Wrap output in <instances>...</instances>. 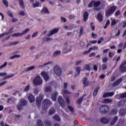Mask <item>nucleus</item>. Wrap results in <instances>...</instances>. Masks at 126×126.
<instances>
[{"mask_svg": "<svg viewBox=\"0 0 126 126\" xmlns=\"http://www.w3.org/2000/svg\"><path fill=\"white\" fill-rule=\"evenodd\" d=\"M33 85L34 86H39L43 84V79L40 76H36L33 80Z\"/></svg>", "mask_w": 126, "mask_h": 126, "instance_id": "f257e3e1", "label": "nucleus"}, {"mask_svg": "<svg viewBox=\"0 0 126 126\" xmlns=\"http://www.w3.org/2000/svg\"><path fill=\"white\" fill-rule=\"evenodd\" d=\"M110 107L105 105H101L99 108V111L100 113H102V114H106V113H108Z\"/></svg>", "mask_w": 126, "mask_h": 126, "instance_id": "f03ea898", "label": "nucleus"}, {"mask_svg": "<svg viewBox=\"0 0 126 126\" xmlns=\"http://www.w3.org/2000/svg\"><path fill=\"white\" fill-rule=\"evenodd\" d=\"M27 105V101L26 100L24 99H21L19 104L18 105L17 109L19 111H20L22 109V107H24V106H26Z\"/></svg>", "mask_w": 126, "mask_h": 126, "instance_id": "7ed1b4c3", "label": "nucleus"}, {"mask_svg": "<svg viewBox=\"0 0 126 126\" xmlns=\"http://www.w3.org/2000/svg\"><path fill=\"white\" fill-rule=\"evenodd\" d=\"M117 8V6H112L106 12V16H110L111 14H113L115 11H116V9Z\"/></svg>", "mask_w": 126, "mask_h": 126, "instance_id": "20e7f679", "label": "nucleus"}, {"mask_svg": "<svg viewBox=\"0 0 126 126\" xmlns=\"http://www.w3.org/2000/svg\"><path fill=\"white\" fill-rule=\"evenodd\" d=\"M41 75L45 81H48V80H50V75H49L48 72L42 71L41 72Z\"/></svg>", "mask_w": 126, "mask_h": 126, "instance_id": "39448f33", "label": "nucleus"}, {"mask_svg": "<svg viewBox=\"0 0 126 126\" xmlns=\"http://www.w3.org/2000/svg\"><path fill=\"white\" fill-rule=\"evenodd\" d=\"M54 72L56 74H57V75H61L62 68H61L59 66H56L54 68Z\"/></svg>", "mask_w": 126, "mask_h": 126, "instance_id": "423d86ee", "label": "nucleus"}, {"mask_svg": "<svg viewBox=\"0 0 126 126\" xmlns=\"http://www.w3.org/2000/svg\"><path fill=\"white\" fill-rule=\"evenodd\" d=\"M58 101L60 106H61L62 108H63L64 106H65V103L64 102V100L63 99V97H62V96L61 95L59 96L58 98Z\"/></svg>", "mask_w": 126, "mask_h": 126, "instance_id": "0eeeda50", "label": "nucleus"}, {"mask_svg": "<svg viewBox=\"0 0 126 126\" xmlns=\"http://www.w3.org/2000/svg\"><path fill=\"white\" fill-rule=\"evenodd\" d=\"M43 104H44L43 106L44 110H47V109L49 108L48 105H51V104H52V102L48 99H45L43 101Z\"/></svg>", "mask_w": 126, "mask_h": 126, "instance_id": "6e6552de", "label": "nucleus"}, {"mask_svg": "<svg viewBox=\"0 0 126 126\" xmlns=\"http://www.w3.org/2000/svg\"><path fill=\"white\" fill-rule=\"evenodd\" d=\"M120 69L122 72L126 71V61L124 62L120 66Z\"/></svg>", "mask_w": 126, "mask_h": 126, "instance_id": "1a4fd4ad", "label": "nucleus"}, {"mask_svg": "<svg viewBox=\"0 0 126 126\" xmlns=\"http://www.w3.org/2000/svg\"><path fill=\"white\" fill-rule=\"evenodd\" d=\"M58 32H59V29H54L49 32V34H47V36H52V35H54L58 33Z\"/></svg>", "mask_w": 126, "mask_h": 126, "instance_id": "9d476101", "label": "nucleus"}, {"mask_svg": "<svg viewBox=\"0 0 126 126\" xmlns=\"http://www.w3.org/2000/svg\"><path fill=\"white\" fill-rule=\"evenodd\" d=\"M123 81V79L122 78H119L118 80H117L115 82H114L113 85V87H116L117 85H119L120 83H122Z\"/></svg>", "mask_w": 126, "mask_h": 126, "instance_id": "9b49d317", "label": "nucleus"}, {"mask_svg": "<svg viewBox=\"0 0 126 126\" xmlns=\"http://www.w3.org/2000/svg\"><path fill=\"white\" fill-rule=\"evenodd\" d=\"M115 95V93L112 92L110 93H105L103 94V97L106 98L107 97H110L111 96H114Z\"/></svg>", "mask_w": 126, "mask_h": 126, "instance_id": "f8f14e48", "label": "nucleus"}, {"mask_svg": "<svg viewBox=\"0 0 126 126\" xmlns=\"http://www.w3.org/2000/svg\"><path fill=\"white\" fill-rule=\"evenodd\" d=\"M28 98L30 103H32V102H34V101H35V97H34V95L32 94L30 95Z\"/></svg>", "mask_w": 126, "mask_h": 126, "instance_id": "ddd939ff", "label": "nucleus"}, {"mask_svg": "<svg viewBox=\"0 0 126 126\" xmlns=\"http://www.w3.org/2000/svg\"><path fill=\"white\" fill-rule=\"evenodd\" d=\"M81 70V68L80 66H78L76 68V71L77 74H76L75 75V77H76L77 76H78V75H79Z\"/></svg>", "mask_w": 126, "mask_h": 126, "instance_id": "4468645a", "label": "nucleus"}, {"mask_svg": "<svg viewBox=\"0 0 126 126\" xmlns=\"http://www.w3.org/2000/svg\"><path fill=\"white\" fill-rule=\"evenodd\" d=\"M114 35L113 36V38L114 39H117V38H119V36H120V34H121V32L120 30H118L117 32H115L114 33Z\"/></svg>", "mask_w": 126, "mask_h": 126, "instance_id": "2eb2a0df", "label": "nucleus"}, {"mask_svg": "<svg viewBox=\"0 0 126 126\" xmlns=\"http://www.w3.org/2000/svg\"><path fill=\"white\" fill-rule=\"evenodd\" d=\"M34 68H35V66H32L29 67H27L25 70V71L26 72H28L29 71H31V70H33V69H34Z\"/></svg>", "mask_w": 126, "mask_h": 126, "instance_id": "dca6fc26", "label": "nucleus"}, {"mask_svg": "<svg viewBox=\"0 0 126 126\" xmlns=\"http://www.w3.org/2000/svg\"><path fill=\"white\" fill-rule=\"evenodd\" d=\"M41 12L44 13L45 14L50 13V11H49V10H48V8L47 7H43L41 10Z\"/></svg>", "mask_w": 126, "mask_h": 126, "instance_id": "f3484780", "label": "nucleus"}, {"mask_svg": "<svg viewBox=\"0 0 126 126\" xmlns=\"http://www.w3.org/2000/svg\"><path fill=\"white\" fill-rule=\"evenodd\" d=\"M59 95V93L55 92L52 95V98L53 101H56L57 100V96Z\"/></svg>", "mask_w": 126, "mask_h": 126, "instance_id": "a211bd4d", "label": "nucleus"}, {"mask_svg": "<svg viewBox=\"0 0 126 126\" xmlns=\"http://www.w3.org/2000/svg\"><path fill=\"white\" fill-rule=\"evenodd\" d=\"M61 51H56L53 53V57H59V56L61 55Z\"/></svg>", "mask_w": 126, "mask_h": 126, "instance_id": "6ab92c4d", "label": "nucleus"}, {"mask_svg": "<svg viewBox=\"0 0 126 126\" xmlns=\"http://www.w3.org/2000/svg\"><path fill=\"white\" fill-rule=\"evenodd\" d=\"M42 99H43V97L42 96L37 97L36 99V104H38V105H40L41 102H42Z\"/></svg>", "mask_w": 126, "mask_h": 126, "instance_id": "aec40b11", "label": "nucleus"}, {"mask_svg": "<svg viewBox=\"0 0 126 126\" xmlns=\"http://www.w3.org/2000/svg\"><path fill=\"white\" fill-rule=\"evenodd\" d=\"M83 83L85 86H87L88 85L89 82H88V80H87V78L85 77L83 80Z\"/></svg>", "mask_w": 126, "mask_h": 126, "instance_id": "412c9836", "label": "nucleus"}, {"mask_svg": "<svg viewBox=\"0 0 126 126\" xmlns=\"http://www.w3.org/2000/svg\"><path fill=\"white\" fill-rule=\"evenodd\" d=\"M97 19H98L99 22L103 21V16L100 13L97 15Z\"/></svg>", "mask_w": 126, "mask_h": 126, "instance_id": "4be33fe9", "label": "nucleus"}, {"mask_svg": "<svg viewBox=\"0 0 126 126\" xmlns=\"http://www.w3.org/2000/svg\"><path fill=\"white\" fill-rule=\"evenodd\" d=\"M91 70V67H90V65L88 64H85V65H84L83 70Z\"/></svg>", "mask_w": 126, "mask_h": 126, "instance_id": "5701e85b", "label": "nucleus"}, {"mask_svg": "<svg viewBox=\"0 0 126 126\" xmlns=\"http://www.w3.org/2000/svg\"><path fill=\"white\" fill-rule=\"evenodd\" d=\"M11 36L12 37H20L22 36V34L21 33H15L12 34Z\"/></svg>", "mask_w": 126, "mask_h": 126, "instance_id": "b1692460", "label": "nucleus"}, {"mask_svg": "<svg viewBox=\"0 0 126 126\" xmlns=\"http://www.w3.org/2000/svg\"><path fill=\"white\" fill-rule=\"evenodd\" d=\"M104 103L105 104L109 103H112L113 102V100L112 99L110 98H106L103 100Z\"/></svg>", "mask_w": 126, "mask_h": 126, "instance_id": "393cba45", "label": "nucleus"}, {"mask_svg": "<svg viewBox=\"0 0 126 126\" xmlns=\"http://www.w3.org/2000/svg\"><path fill=\"white\" fill-rule=\"evenodd\" d=\"M13 30V29H11V32H8L3 33L0 34V38H2V37H4V35H8V34L11 33L12 31Z\"/></svg>", "mask_w": 126, "mask_h": 126, "instance_id": "a878e982", "label": "nucleus"}, {"mask_svg": "<svg viewBox=\"0 0 126 126\" xmlns=\"http://www.w3.org/2000/svg\"><path fill=\"white\" fill-rule=\"evenodd\" d=\"M84 96H85V95H84L81 97L78 98L77 99L78 104H80L83 101V99H84Z\"/></svg>", "mask_w": 126, "mask_h": 126, "instance_id": "bb28decb", "label": "nucleus"}, {"mask_svg": "<svg viewBox=\"0 0 126 126\" xmlns=\"http://www.w3.org/2000/svg\"><path fill=\"white\" fill-rule=\"evenodd\" d=\"M126 111L124 109H121L120 111V115H121V116H125V115H126Z\"/></svg>", "mask_w": 126, "mask_h": 126, "instance_id": "cd10ccee", "label": "nucleus"}, {"mask_svg": "<svg viewBox=\"0 0 126 126\" xmlns=\"http://www.w3.org/2000/svg\"><path fill=\"white\" fill-rule=\"evenodd\" d=\"M51 91H52V87H51V86H48L46 87L45 89V92H51Z\"/></svg>", "mask_w": 126, "mask_h": 126, "instance_id": "c85d7f7f", "label": "nucleus"}, {"mask_svg": "<svg viewBox=\"0 0 126 126\" xmlns=\"http://www.w3.org/2000/svg\"><path fill=\"white\" fill-rule=\"evenodd\" d=\"M19 2L20 3V5L21 7V8H24V7H25V6H24V2H23V0H18Z\"/></svg>", "mask_w": 126, "mask_h": 126, "instance_id": "c756f323", "label": "nucleus"}, {"mask_svg": "<svg viewBox=\"0 0 126 126\" xmlns=\"http://www.w3.org/2000/svg\"><path fill=\"white\" fill-rule=\"evenodd\" d=\"M88 19V13L87 12H85L84 14V21H87Z\"/></svg>", "mask_w": 126, "mask_h": 126, "instance_id": "7c9ffc66", "label": "nucleus"}, {"mask_svg": "<svg viewBox=\"0 0 126 126\" xmlns=\"http://www.w3.org/2000/svg\"><path fill=\"white\" fill-rule=\"evenodd\" d=\"M94 1V5L95 7H97L99 6L100 4H101V2L100 1Z\"/></svg>", "mask_w": 126, "mask_h": 126, "instance_id": "2f4dec72", "label": "nucleus"}, {"mask_svg": "<svg viewBox=\"0 0 126 126\" xmlns=\"http://www.w3.org/2000/svg\"><path fill=\"white\" fill-rule=\"evenodd\" d=\"M53 118L55 121H57V122H60L61 121V118H60L59 116L55 115L53 116Z\"/></svg>", "mask_w": 126, "mask_h": 126, "instance_id": "473e14b6", "label": "nucleus"}, {"mask_svg": "<svg viewBox=\"0 0 126 126\" xmlns=\"http://www.w3.org/2000/svg\"><path fill=\"white\" fill-rule=\"evenodd\" d=\"M30 30L29 29V28L26 29L25 30H24V31L22 32H21L22 36L24 35V34H26L27 33H28Z\"/></svg>", "mask_w": 126, "mask_h": 126, "instance_id": "72a5a7b5", "label": "nucleus"}, {"mask_svg": "<svg viewBox=\"0 0 126 126\" xmlns=\"http://www.w3.org/2000/svg\"><path fill=\"white\" fill-rule=\"evenodd\" d=\"M118 121V117H115L113 119L112 122L111 123V126H113V125Z\"/></svg>", "mask_w": 126, "mask_h": 126, "instance_id": "f704fd0d", "label": "nucleus"}, {"mask_svg": "<svg viewBox=\"0 0 126 126\" xmlns=\"http://www.w3.org/2000/svg\"><path fill=\"white\" fill-rule=\"evenodd\" d=\"M111 20L112 21L111 25L112 26H114V25H115L117 23V22L116 21V20H115V18H111Z\"/></svg>", "mask_w": 126, "mask_h": 126, "instance_id": "c9c22d12", "label": "nucleus"}, {"mask_svg": "<svg viewBox=\"0 0 126 126\" xmlns=\"http://www.w3.org/2000/svg\"><path fill=\"white\" fill-rule=\"evenodd\" d=\"M83 34V27H81L79 33V37H81Z\"/></svg>", "mask_w": 126, "mask_h": 126, "instance_id": "e433bc0d", "label": "nucleus"}, {"mask_svg": "<svg viewBox=\"0 0 126 126\" xmlns=\"http://www.w3.org/2000/svg\"><path fill=\"white\" fill-rule=\"evenodd\" d=\"M62 94H71V93H70V92L67 91V90H66V89H65V90L62 91Z\"/></svg>", "mask_w": 126, "mask_h": 126, "instance_id": "4c0bfd02", "label": "nucleus"}, {"mask_svg": "<svg viewBox=\"0 0 126 126\" xmlns=\"http://www.w3.org/2000/svg\"><path fill=\"white\" fill-rule=\"evenodd\" d=\"M19 41H13L9 43L10 46H15L19 44Z\"/></svg>", "mask_w": 126, "mask_h": 126, "instance_id": "58836bf2", "label": "nucleus"}, {"mask_svg": "<svg viewBox=\"0 0 126 126\" xmlns=\"http://www.w3.org/2000/svg\"><path fill=\"white\" fill-rule=\"evenodd\" d=\"M101 122L103 124H107L108 123V120L105 118H102L101 119Z\"/></svg>", "mask_w": 126, "mask_h": 126, "instance_id": "ea45409f", "label": "nucleus"}, {"mask_svg": "<svg viewBox=\"0 0 126 126\" xmlns=\"http://www.w3.org/2000/svg\"><path fill=\"white\" fill-rule=\"evenodd\" d=\"M98 91H99V88H96L94 89V96H96L98 93Z\"/></svg>", "mask_w": 126, "mask_h": 126, "instance_id": "a19ab883", "label": "nucleus"}, {"mask_svg": "<svg viewBox=\"0 0 126 126\" xmlns=\"http://www.w3.org/2000/svg\"><path fill=\"white\" fill-rule=\"evenodd\" d=\"M125 103H126V101L125 100L120 101L118 103V105L119 106H124L125 105Z\"/></svg>", "mask_w": 126, "mask_h": 126, "instance_id": "79ce46f5", "label": "nucleus"}, {"mask_svg": "<svg viewBox=\"0 0 126 126\" xmlns=\"http://www.w3.org/2000/svg\"><path fill=\"white\" fill-rule=\"evenodd\" d=\"M53 114H55V109L51 108L49 110V115H53Z\"/></svg>", "mask_w": 126, "mask_h": 126, "instance_id": "37998d69", "label": "nucleus"}, {"mask_svg": "<svg viewBox=\"0 0 126 126\" xmlns=\"http://www.w3.org/2000/svg\"><path fill=\"white\" fill-rule=\"evenodd\" d=\"M65 100H66V102L67 104H69L70 103V100L69 99V96H67L65 97Z\"/></svg>", "mask_w": 126, "mask_h": 126, "instance_id": "c03bdc74", "label": "nucleus"}, {"mask_svg": "<svg viewBox=\"0 0 126 126\" xmlns=\"http://www.w3.org/2000/svg\"><path fill=\"white\" fill-rule=\"evenodd\" d=\"M45 126H52V123L50 121H46L45 122Z\"/></svg>", "mask_w": 126, "mask_h": 126, "instance_id": "a18cd8bd", "label": "nucleus"}, {"mask_svg": "<svg viewBox=\"0 0 126 126\" xmlns=\"http://www.w3.org/2000/svg\"><path fill=\"white\" fill-rule=\"evenodd\" d=\"M37 126H44V125H43V122H42V121L39 120L38 121Z\"/></svg>", "mask_w": 126, "mask_h": 126, "instance_id": "49530a36", "label": "nucleus"}, {"mask_svg": "<svg viewBox=\"0 0 126 126\" xmlns=\"http://www.w3.org/2000/svg\"><path fill=\"white\" fill-rule=\"evenodd\" d=\"M13 76H14V74L6 76L5 78L3 79V80H5V79H6L7 78H10L11 77H12Z\"/></svg>", "mask_w": 126, "mask_h": 126, "instance_id": "de8ad7c7", "label": "nucleus"}, {"mask_svg": "<svg viewBox=\"0 0 126 126\" xmlns=\"http://www.w3.org/2000/svg\"><path fill=\"white\" fill-rule=\"evenodd\" d=\"M7 83V81H6L0 83V87L3 86V85H5V84H6Z\"/></svg>", "mask_w": 126, "mask_h": 126, "instance_id": "09e8293b", "label": "nucleus"}, {"mask_svg": "<svg viewBox=\"0 0 126 126\" xmlns=\"http://www.w3.org/2000/svg\"><path fill=\"white\" fill-rule=\"evenodd\" d=\"M40 5V3L38 2H36L35 3H33V7H38Z\"/></svg>", "mask_w": 126, "mask_h": 126, "instance_id": "8fccbe9b", "label": "nucleus"}, {"mask_svg": "<svg viewBox=\"0 0 126 126\" xmlns=\"http://www.w3.org/2000/svg\"><path fill=\"white\" fill-rule=\"evenodd\" d=\"M3 3L4 5H5L7 7L8 6V2L6 1V0H3Z\"/></svg>", "mask_w": 126, "mask_h": 126, "instance_id": "3c124183", "label": "nucleus"}, {"mask_svg": "<svg viewBox=\"0 0 126 126\" xmlns=\"http://www.w3.org/2000/svg\"><path fill=\"white\" fill-rule=\"evenodd\" d=\"M19 14H20V15H21V16H25V15H26V14L25 13V12H24L23 11H21L19 13Z\"/></svg>", "mask_w": 126, "mask_h": 126, "instance_id": "603ef678", "label": "nucleus"}, {"mask_svg": "<svg viewBox=\"0 0 126 126\" xmlns=\"http://www.w3.org/2000/svg\"><path fill=\"white\" fill-rule=\"evenodd\" d=\"M34 94H35V95H37L38 94V93H39V89L35 88L34 89Z\"/></svg>", "mask_w": 126, "mask_h": 126, "instance_id": "864d4df0", "label": "nucleus"}, {"mask_svg": "<svg viewBox=\"0 0 126 126\" xmlns=\"http://www.w3.org/2000/svg\"><path fill=\"white\" fill-rule=\"evenodd\" d=\"M118 113V111L117 109H114L111 112V115H116Z\"/></svg>", "mask_w": 126, "mask_h": 126, "instance_id": "5fc2aeb1", "label": "nucleus"}, {"mask_svg": "<svg viewBox=\"0 0 126 126\" xmlns=\"http://www.w3.org/2000/svg\"><path fill=\"white\" fill-rule=\"evenodd\" d=\"M63 51L64 52H65V51H66V53H68V52H70V50H69V47H64L63 48Z\"/></svg>", "mask_w": 126, "mask_h": 126, "instance_id": "6e6d98bb", "label": "nucleus"}, {"mask_svg": "<svg viewBox=\"0 0 126 126\" xmlns=\"http://www.w3.org/2000/svg\"><path fill=\"white\" fill-rule=\"evenodd\" d=\"M91 27L92 28V30H95V25L93 23H91Z\"/></svg>", "mask_w": 126, "mask_h": 126, "instance_id": "4d7b16f0", "label": "nucleus"}, {"mask_svg": "<svg viewBox=\"0 0 126 126\" xmlns=\"http://www.w3.org/2000/svg\"><path fill=\"white\" fill-rule=\"evenodd\" d=\"M114 56H115V53H114L110 52L109 53V58H113Z\"/></svg>", "mask_w": 126, "mask_h": 126, "instance_id": "13d9d810", "label": "nucleus"}, {"mask_svg": "<svg viewBox=\"0 0 126 126\" xmlns=\"http://www.w3.org/2000/svg\"><path fill=\"white\" fill-rule=\"evenodd\" d=\"M7 65V62H5L0 67V69H1V68L3 67H5V66Z\"/></svg>", "mask_w": 126, "mask_h": 126, "instance_id": "bf43d9fd", "label": "nucleus"}, {"mask_svg": "<svg viewBox=\"0 0 126 126\" xmlns=\"http://www.w3.org/2000/svg\"><path fill=\"white\" fill-rule=\"evenodd\" d=\"M30 89V86L28 85L27 87H26V88L24 89V91H25L26 92H27V91H28V90H29V89Z\"/></svg>", "mask_w": 126, "mask_h": 126, "instance_id": "052dcab7", "label": "nucleus"}, {"mask_svg": "<svg viewBox=\"0 0 126 126\" xmlns=\"http://www.w3.org/2000/svg\"><path fill=\"white\" fill-rule=\"evenodd\" d=\"M92 36L94 39H96V38H97V34L96 33H92Z\"/></svg>", "mask_w": 126, "mask_h": 126, "instance_id": "680f3d73", "label": "nucleus"}, {"mask_svg": "<svg viewBox=\"0 0 126 126\" xmlns=\"http://www.w3.org/2000/svg\"><path fill=\"white\" fill-rule=\"evenodd\" d=\"M37 35H38V32H36L33 33V34L32 35V38H34L36 37V36H37Z\"/></svg>", "mask_w": 126, "mask_h": 126, "instance_id": "e2e57ef3", "label": "nucleus"}, {"mask_svg": "<svg viewBox=\"0 0 126 126\" xmlns=\"http://www.w3.org/2000/svg\"><path fill=\"white\" fill-rule=\"evenodd\" d=\"M8 15L9 16H10V17H13V15L12 14V13H11V12H10V11H8L7 12Z\"/></svg>", "mask_w": 126, "mask_h": 126, "instance_id": "0e129e2a", "label": "nucleus"}, {"mask_svg": "<svg viewBox=\"0 0 126 126\" xmlns=\"http://www.w3.org/2000/svg\"><path fill=\"white\" fill-rule=\"evenodd\" d=\"M120 96H121V98H126V93H123L122 94H120Z\"/></svg>", "mask_w": 126, "mask_h": 126, "instance_id": "69168bd1", "label": "nucleus"}, {"mask_svg": "<svg viewBox=\"0 0 126 126\" xmlns=\"http://www.w3.org/2000/svg\"><path fill=\"white\" fill-rule=\"evenodd\" d=\"M106 68H107L106 64L102 65V69H103V70H105V69H106Z\"/></svg>", "mask_w": 126, "mask_h": 126, "instance_id": "338daca9", "label": "nucleus"}, {"mask_svg": "<svg viewBox=\"0 0 126 126\" xmlns=\"http://www.w3.org/2000/svg\"><path fill=\"white\" fill-rule=\"evenodd\" d=\"M93 5H94V1H92L88 5L89 7H92V6H93Z\"/></svg>", "mask_w": 126, "mask_h": 126, "instance_id": "774afa93", "label": "nucleus"}]
</instances>
